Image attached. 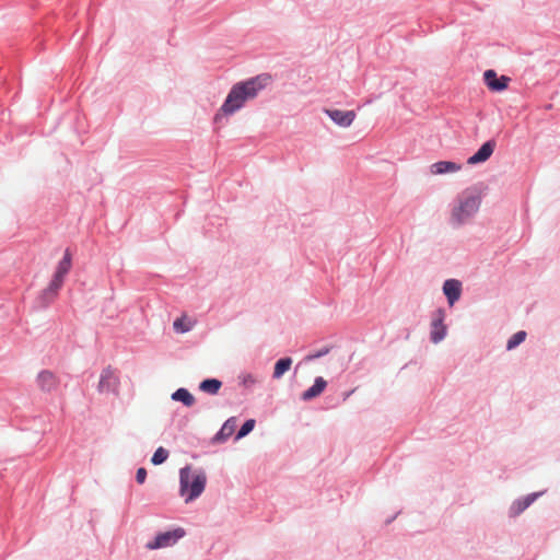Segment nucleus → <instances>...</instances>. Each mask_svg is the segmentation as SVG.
Masks as SVG:
<instances>
[{
	"mask_svg": "<svg viewBox=\"0 0 560 560\" xmlns=\"http://www.w3.org/2000/svg\"><path fill=\"white\" fill-rule=\"evenodd\" d=\"M271 83V75L262 73L250 78L248 80L235 83L224 103L214 116V121H218L221 116H229L244 107L245 103L254 100L260 91Z\"/></svg>",
	"mask_w": 560,
	"mask_h": 560,
	"instance_id": "obj_1",
	"label": "nucleus"
},
{
	"mask_svg": "<svg viewBox=\"0 0 560 560\" xmlns=\"http://www.w3.org/2000/svg\"><path fill=\"white\" fill-rule=\"evenodd\" d=\"M481 197L482 192L478 187L465 189L458 198V205L452 210V224L458 226L476 214L481 203Z\"/></svg>",
	"mask_w": 560,
	"mask_h": 560,
	"instance_id": "obj_2",
	"label": "nucleus"
},
{
	"mask_svg": "<svg viewBox=\"0 0 560 560\" xmlns=\"http://www.w3.org/2000/svg\"><path fill=\"white\" fill-rule=\"evenodd\" d=\"M207 476L205 472H192L191 468L186 466L179 471V491L185 497V502H191L197 499L205 490Z\"/></svg>",
	"mask_w": 560,
	"mask_h": 560,
	"instance_id": "obj_3",
	"label": "nucleus"
},
{
	"mask_svg": "<svg viewBox=\"0 0 560 560\" xmlns=\"http://www.w3.org/2000/svg\"><path fill=\"white\" fill-rule=\"evenodd\" d=\"M185 536L183 528H176L174 530L164 532L159 534L152 541L147 544V549L154 550L160 548H166L175 545L177 540Z\"/></svg>",
	"mask_w": 560,
	"mask_h": 560,
	"instance_id": "obj_4",
	"label": "nucleus"
},
{
	"mask_svg": "<svg viewBox=\"0 0 560 560\" xmlns=\"http://www.w3.org/2000/svg\"><path fill=\"white\" fill-rule=\"evenodd\" d=\"M72 267V256L69 249H66L62 259L58 262L56 267V271L52 276L51 281L56 282L55 288L57 285H62L66 276L70 271Z\"/></svg>",
	"mask_w": 560,
	"mask_h": 560,
	"instance_id": "obj_5",
	"label": "nucleus"
},
{
	"mask_svg": "<svg viewBox=\"0 0 560 560\" xmlns=\"http://www.w3.org/2000/svg\"><path fill=\"white\" fill-rule=\"evenodd\" d=\"M444 317H445V313L443 310H438L434 313V317H433L432 324H431L432 329H431V334H430L431 340L434 343L440 342L446 335V327L443 324Z\"/></svg>",
	"mask_w": 560,
	"mask_h": 560,
	"instance_id": "obj_6",
	"label": "nucleus"
},
{
	"mask_svg": "<svg viewBox=\"0 0 560 560\" xmlns=\"http://www.w3.org/2000/svg\"><path fill=\"white\" fill-rule=\"evenodd\" d=\"M36 383L42 392L50 393L58 388L59 378L51 371L44 370L38 373Z\"/></svg>",
	"mask_w": 560,
	"mask_h": 560,
	"instance_id": "obj_7",
	"label": "nucleus"
},
{
	"mask_svg": "<svg viewBox=\"0 0 560 560\" xmlns=\"http://www.w3.org/2000/svg\"><path fill=\"white\" fill-rule=\"evenodd\" d=\"M326 115L338 126L349 127L355 119L354 110L325 109Z\"/></svg>",
	"mask_w": 560,
	"mask_h": 560,
	"instance_id": "obj_8",
	"label": "nucleus"
},
{
	"mask_svg": "<svg viewBox=\"0 0 560 560\" xmlns=\"http://www.w3.org/2000/svg\"><path fill=\"white\" fill-rule=\"evenodd\" d=\"M483 79L487 86L494 92L503 91L508 88V83L510 78L502 75L498 78L497 72L494 70H487L483 73Z\"/></svg>",
	"mask_w": 560,
	"mask_h": 560,
	"instance_id": "obj_9",
	"label": "nucleus"
},
{
	"mask_svg": "<svg viewBox=\"0 0 560 560\" xmlns=\"http://www.w3.org/2000/svg\"><path fill=\"white\" fill-rule=\"evenodd\" d=\"M494 149H495L494 140H489V141L485 142L474 155L468 158L467 163L469 165H475V164L486 162L492 155V153L494 152Z\"/></svg>",
	"mask_w": 560,
	"mask_h": 560,
	"instance_id": "obj_10",
	"label": "nucleus"
},
{
	"mask_svg": "<svg viewBox=\"0 0 560 560\" xmlns=\"http://www.w3.org/2000/svg\"><path fill=\"white\" fill-rule=\"evenodd\" d=\"M443 292L447 298L448 304L452 306L460 298L462 283L456 279H448L443 284Z\"/></svg>",
	"mask_w": 560,
	"mask_h": 560,
	"instance_id": "obj_11",
	"label": "nucleus"
},
{
	"mask_svg": "<svg viewBox=\"0 0 560 560\" xmlns=\"http://www.w3.org/2000/svg\"><path fill=\"white\" fill-rule=\"evenodd\" d=\"M462 170V164L452 161H439L430 166L432 175H443L448 173H457Z\"/></svg>",
	"mask_w": 560,
	"mask_h": 560,
	"instance_id": "obj_12",
	"label": "nucleus"
},
{
	"mask_svg": "<svg viewBox=\"0 0 560 560\" xmlns=\"http://www.w3.org/2000/svg\"><path fill=\"white\" fill-rule=\"evenodd\" d=\"M117 385L118 377L115 375L114 371H112L110 369L104 370L98 383V389L101 392L115 390L117 388Z\"/></svg>",
	"mask_w": 560,
	"mask_h": 560,
	"instance_id": "obj_13",
	"label": "nucleus"
},
{
	"mask_svg": "<svg viewBox=\"0 0 560 560\" xmlns=\"http://www.w3.org/2000/svg\"><path fill=\"white\" fill-rule=\"evenodd\" d=\"M327 382L322 376L316 377L313 386L302 394V399L307 401L318 397L325 390Z\"/></svg>",
	"mask_w": 560,
	"mask_h": 560,
	"instance_id": "obj_14",
	"label": "nucleus"
},
{
	"mask_svg": "<svg viewBox=\"0 0 560 560\" xmlns=\"http://www.w3.org/2000/svg\"><path fill=\"white\" fill-rule=\"evenodd\" d=\"M538 495V493H530L525 498L515 501L511 506V514L513 516L520 515L537 499Z\"/></svg>",
	"mask_w": 560,
	"mask_h": 560,
	"instance_id": "obj_15",
	"label": "nucleus"
},
{
	"mask_svg": "<svg viewBox=\"0 0 560 560\" xmlns=\"http://www.w3.org/2000/svg\"><path fill=\"white\" fill-rule=\"evenodd\" d=\"M55 284H56V282L50 281L48 287L45 290H43V292L39 296V301L43 306H47L57 298L58 292L62 285H57L55 288Z\"/></svg>",
	"mask_w": 560,
	"mask_h": 560,
	"instance_id": "obj_16",
	"label": "nucleus"
},
{
	"mask_svg": "<svg viewBox=\"0 0 560 560\" xmlns=\"http://www.w3.org/2000/svg\"><path fill=\"white\" fill-rule=\"evenodd\" d=\"M236 428V418L232 417L228 419L224 424L222 425L221 430L215 435V440L219 442L225 441L228 438H230Z\"/></svg>",
	"mask_w": 560,
	"mask_h": 560,
	"instance_id": "obj_17",
	"label": "nucleus"
},
{
	"mask_svg": "<svg viewBox=\"0 0 560 560\" xmlns=\"http://www.w3.org/2000/svg\"><path fill=\"white\" fill-rule=\"evenodd\" d=\"M222 387V382L217 378H207L199 384V389L210 395H217Z\"/></svg>",
	"mask_w": 560,
	"mask_h": 560,
	"instance_id": "obj_18",
	"label": "nucleus"
},
{
	"mask_svg": "<svg viewBox=\"0 0 560 560\" xmlns=\"http://www.w3.org/2000/svg\"><path fill=\"white\" fill-rule=\"evenodd\" d=\"M172 399L182 401L186 407H191L196 401L195 397L186 388L175 390L172 394Z\"/></svg>",
	"mask_w": 560,
	"mask_h": 560,
	"instance_id": "obj_19",
	"label": "nucleus"
},
{
	"mask_svg": "<svg viewBox=\"0 0 560 560\" xmlns=\"http://www.w3.org/2000/svg\"><path fill=\"white\" fill-rule=\"evenodd\" d=\"M292 365L291 358H282L275 364L272 377L279 380L284 373H287Z\"/></svg>",
	"mask_w": 560,
	"mask_h": 560,
	"instance_id": "obj_20",
	"label": "nucleus"
},
{
	"mask_svg": "<svg viewBox=\"0 0 560 560\" xmlns=\"http://www.w3.org/2000/svg\"><path fill=\"white\" fill-rule=\"evenodd\" d=\"M167 457H168V452L164 447L160 446L154 452V454L151 458V463L153 465H161L167 459Z\"/></svg>",
	"mask_w": 560,
	"mask_h": 560,
	"instance_id": "obj_21",
	"label": "nucleus"
},
{
	"mask_svg": "<svg viewBox=\"0 0 560 560\" xmlns=\"http://www.w3.org/2000/svg\"><path fill=\"white\" fill-rule=\"evenodd\" d=\"M526 338V332L521 330V331H517L516 334H514L508 341V349L509 350H512L514 349L515 347H517L520 343H522Z\"/></svg>",
	"mask_w": 560,
	"mask_h": 560,
	"instance_id": "obj_22",
	"label": "nucleus"
},
{
	"mask_svg": "<svg viewBox=\"0 0 560 560\" xmlns=\"http://www.w3.org/2000/svg\"><path fill=\"white\" fill-rule=\"evenodd\" d=\"M174 329L178 332H186L189 331L192 327V324L190 322H187L185 317L177 318L174 324Z\"/></svg>",
	"mask_w": 560,
	"mask_h": 560,
	"instance_id": "obj_23",
	"label": "nucleus"
},
{
	"mask_svg": "<svg viewBox=\"0 0 560 560\" xmlns=\"http://www.w3.org/2000/svg\"><path fill=\"white\" fill-rule=\"evenodd\" d=\"M238 380L240 384L245 388H249L257 383V377L250 373L240 375Z\"/></svg>",
	"mask_w": 560,
	"mask_h": 560,
	"instance_id": "obj_24",
	"label": "nucleus"
},
{
	"mask_svg": "<svg viewBox=\"0 0 560 560\" xmlns=\"http://www.w3.org/2000/svg\"><path fill=\"white\" fill-rule=\"evenodd\" d=\"M255 427V420L249 419L245 421V423L241 427L240 431L236 434V439L240 440L246 436Z\"/></svg>",
	"mask_w": 560,
	"mask_h": 560,
	"instance_id": "obj_25",
	"label": "nucleus"
},
{
	"mask_svg": "<svg viewBox=\"0 0 560 560\" xmlns=\"http://www.w3.org/2000/svg\"><path fill=\"white\" fill-rule=\"evenodd\" d=\"M147 478V470L144 468H139L136 474V480L138 483H143Z\"/></svg>",
	"mask_w": 560,
	"mask_h": 560,
	"instance_id": "obj_26",
	"label": "nucleus"
},
{
	"mask_svg": "<svg viewBox=\"0 0 560 560\" xmlns=\"http://www.w3.org/2000/svg\"><path fill=\"white\" fill-rule=\"evenodd\" d=\"M327 352H328V349L322 350V351L317 352L316 354L308 355L307 360L319 358V357L326 354Z\"/></svg>",
	"mask_w": 560,
	"mask_h": 560,
	"instance_id": "obj_27",
	"label": "nucleus"
}]
</instances>
